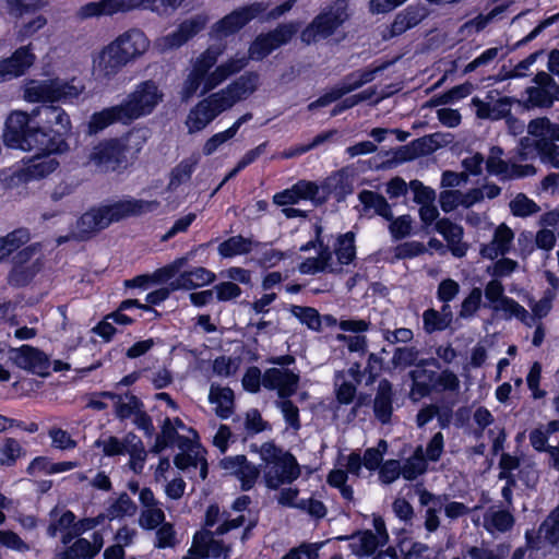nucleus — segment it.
I'll list each match as a JSON object with an SVG mask.
<instances>
[{"instance_id":"obj_53","label":"nucleus","mask_w":559,"mask_h":559,"mask_svg":"<svg viewBox=\"0 0 559 559\" xmlns=\"http://www.w3.org/2000/svg\"><path fill=\"white\" fill-rule=\"evenodd\" d=\"M28 239L29 235L25 229H16L0 237V261L26 243Z\"/></svg>"},{"instance_id":"obj_54","label":"nucleus","mask_w":559,"mask_h":559,"mask_svg":"<svg viewBox=\"0 0 559 559\" xmlns=\"http://www.w3.org/2000/svg\"><path fill=\"white\" fill-rule=\"evenodd\" d=\"M105 396L116 399V415L120 419L134 416L142 406V403L133 395L117 396L111 393H104Z\"/></svg>"},{"instance_id":"obj_27","label":"nucleus","mask_w":559,"mask_h":559,"mask_svg":"<svg viewBox=\"0 0 559 559\" xmlns=\"http://www.w3.org/2000/svg\"><path fill=\"white\" fill-rule=\"evenodd\" d=\"M513 240V230L502 223L495 229L491 241L481 246L480 254L486 259L495 260L510 251Z\"/></svg>"},{"instance_id":"obj_48","label":"nucleus","mask_w":559,"mask_h":559,"mask_svg":"<svg viewBox=\"0 0 559 559\" xmlns=\"http://www.w3.org/2000/svg\"><path fill=\"white\" fill-rule=\"evenodd\" d=\"M424 329L427 333L436 331H442L447 329L451 321L452 314L449 306H443L442 313H439L435 309H428L423 314Z\"/></svg>"},{"instance_id":"obj_32","label":"nucleus","mask_w":559,"mask_h":559,"mask_svg":"<svg viewBox=\"0 0 559 559\" xmlns=\"http://www.w3.org/2000/svg\"><path fill=\"white\" fill-rule=\"evenodd\" d=\"M215 274L202 266L194 267L188 272L181 273L175 281L170 283L173 290L178 289H193L215 281Z\"/></svg>"},{"instance_id":"obj_2","label":"nucleus","mask_w":559,"mask_h":559,"mask_svg":"<svg viewBox=\"0 0 559 559\" xmlns=\"http://www.w3.org/2000/svg\"><path fill=\"white\" fill-rule=\"evenodd\" d=\"M222 51L219 47L211 46L190 60L181 84V100L188 102L198 94H209L248 66V58L241 51L217 63Z\"/></svg>"},{"instance_id":"obj_16","label":"nucleus","mask_w":559,"mask_h":559,"mask_svg":"<svg viewBox=\"0 0 559 559\" xmlns=\"http://www.w3.org/2000/svg\"><path fill=\"white\" fill-rule=\"evenodd\" d=\"M136 9H144V0H99L87 2L76 11L80 20L100 16H111L117 13H126Z\"/></svg>"},{"instance_id":"obj_38","label":"nucleus","mask_w":559,"mask_h":559,"mask_svg":"<svg viewBox=\"0 0 559 559\" xmlns=\"http://www.w3.org/2000/svg\"><path fill=\"white\" fill-rule=\"evenodd\" d=\"M376 417L383 424L389 423L392 415V385L388 380L379 382L378 392L373 403Z\"/></svg>"},{"instance_id":"obj_29","label":"nucleus","mask_w":559,"mask_h":559,"mask_svg":"<svg viewBox=\"0 0 559 559\" xmlns=\"http://www.w3.org/2000/svg\"><path fill=\"white\" fill-rule=\"evenodd\" d=\"M51 90L52 103L73 104L85 91V85L76 78L70 80L53 78L51 79Z\"/></svg>"},{"instance_id":"obj_26","label":"nucleus","mask_w":559,"mask_h":559,"mask_svg":"<svg viewBox=\"0 0 559 559\" xmlns=\"http://www.w3.org/2000/svg\"><path fill=\"white\" fill-rule=\"evenodd\" d=\"M435 229L444 238L451 253L456 258L466 254L468 246L463 241V227L449 218H440L435 224Z\"/></svg>"},{"instance_id":"obj_15","label":"nucleus","mask_w":559,"mask_h":559,"mask_svg":"<svg viewBox=\"0 0 559 559\" xmlns=\"http://www.w3.org/2000/svg\"><path fill=\"white\" fill-rule=\"evenodd\" d=\"M265 10L266 5L261 2L239 8L215 23L212 32L216 37L229 36L241 29L251 20L260 16Z\"/></svg>"},{"instance_id":"obj_4","label":"nucleus","mask_w":559,"mask_h":559,"mask_svg":"<svg viewBox=\"0 0 559 559\" xmlns=\"http://www.w3.org/2000/svg\"><path fill=\"white\" fill-rule=\"evenodd\" d=\"M159 202L156 200H138L133 198L121 199L111 203L102 204L85 212L66 237L58 238L62 243L70 239L86 240L110 224L131 216L143 215L156 211Z\"/></svg>"},{"instance_id":"obj_11","label":"nucleus","mask_w":559,"mask_h":559,"mask_svg":"<svg viewBox=\"0 0 559 559\" xmlns=\"http://www.w3.org/2000/svg\"><path fill=\"white\" fill-rule=\"evenodd\" d=\"M381 69L382 68L378 67L374 69H366L350 73L342 82H340L329 92L322 95L319 99L312 102L308 106L309 110H313L317 107L328 106L329 104L340 99L344 95L360 88L367 83L372 82L376 79L377 73L380 72Z\"/></svg>"},{"instance_id":"obj_60","label":"nucleus","mask_w":559,"mask_h":559,"mask_svg":"<svg viewBox=\"0 0 559 559\" xmlns=\"http://www.w3.org/2000/svg\"><path fill=\"white\" fill-rule=\"evenodd\" d=\"M165 522V513L159 506L142 508L139 516V525L144 530L157 528Z\"/></svg>"},{"instance_id":"obj_47","label":"nucleus","mask_w":559,"mask_h":559,"mask_svg":"<svg viewBox=\"0 0 559 559\" xmlns=\"http://www.w3.org/2000/svg\"><path fill=\"white\" fill-rule=\"evenodd\" d=\"M136 512V504L127 493H121L111 500L106 509L104 519L115 520L124 516H132Z\"/></svg>"},{"instance_id":"obj_62","label":"nucleus","mask_w":559,"mask_h":559,"mask_svg":"<svg viewBox=\"0 0 559 559\" xmlns=\"http://www.w3.org/2000/svg\"><path fill=\"white\" fill-rule=\"evenodd\" d=\"M292 313L309 329L319 331L321 328V317L314 308L294 306Z\"/></svg>"},{"instance_id":"obj_7","label":"nucleus","mask_w":559,"mask_h":559,"mask_svg":"<svg viewBox=\"0 0 559 559\" xmlns=\"http://www.w3.org/2000/svg\"><path fill=\"white\" fill-rule=\"evenodd\" d=\"M35 150L40 153L31 157L15 173L16 179L21 182L40 180L52 174L59 167V162L53 155L67 152L69 144L63 139L51 138L47 140V144H43Z\"/></svg>"},{"instance_id":"obj_43","label":"nucleus","mask_w":559,"mask_h":559,"mask_svg":"<svg viewBox=\"0 0 559 559\" xmlns=\"http://www.w3.org/2000/svg\"><path fill=\"white\" fill-rule=\"evenodd\" d=\"M243 515H238L237 518L229 520L225 518L224 513L219 512L217 506H210L205 514V525L212 527L215 524L219 523L216 533L218 535H223L231 528H237L241 526L243 523Z\"/></svg>"},{"instance_id":"obj_35","label":"nucleus","mask_w":559,"mask_h":559,"mask_svg":"<svg viewBox=\"0 0 559 559\" xmlns=\"http://www.w3.org/2000/svg\"><path fill=\"white\" fill-rule=\"evenodd\" d=\"M491 309L499 313L504 320H511L514 318L527 326H532L534 324V318L530 316L528 311L518 301L508 296L500 302L492 305Z\"/></svg>"},{"instance_id":"obj_30","label":"nucleus","mask_w":559,"mask_h":559,"mask_svg":"<svg viewBox=\"0 0 559 559\" xmlns=\"http://www.w3.org/2000/svg\"><path fill=\"white\" fill-rule=\"evenodd\" d=\"M177 445L181 452L175 456V465L180 469L198 467L205 453L200 443L186 437H177Z\"/></svg>"},{"instance_id":"obj_45","label":"nucleus","mask_w":559,"mask_h":559,"mask_svg":"<svg viewBox=\"0 0 559 559\" xmlns=\"http://www.w3.org/2000/svg\"><path fill=\"white\" fill-rule=\"evenodd\" d=\"M299 271L302 274H314L318 272H340L332 254L329 251L321 252L318 258H310L299 265Z\"/></svg>"},{"instance_id":"obj_63","label":"nucleus","mask_w":559,"mask_h":559,"mask_svg":"<svg viewBox=\"0 0 559 559\" xmlns=\"http://www.w3.org/2000/svg\"><path fill=\"white\" fill-rule=\"evenodd\" d=\"M390 221L389 231L393 239H403L411 235L413 229V218L411 215H401Z\"/></svg>"},{"instance_id":"obj_9","label":"nucleus","mask_w":559,"mask_h":559,"mask_svg":"<svg viewBox=\"0 0 559 559\" xmlns=\"http://www.w3.org/2000/svg\"><path fill=\"white\" fill-rule=\"evenodd\" d=\"M347 17L346 1H337L329 11L317 16L313 22L302 31V41L311 44L329 37Z\"/></svg>"},{"instance_id":"obj_58","label":"nucleus","mask_w":559,"mask_h":559,"mask_svg":"<svg viewBox=\"0 0 559 559\" xmlns=\"http://www.w3.org/2000/svg\"><path fill=\"white\" fill-rule=\"evenodd\" d=\"M535 151L542 163L559 169V144L550 141H536Z\"/></svg>"},{"instance_id":"obj_13","label":"nucleus","mask_w":559,"mask_h":559,"mask_svg":"<svg viewBox=\"0 0 559 559\" xmlns=\"http://www.w3.org/2000/svg\"><path fill=\"white\" fill-rule=\"evenodd\" d=\"M206 25V17L195 15L181 22L171 33L160 36L154 41V49L158 52H166L177 49L194 37Z\"/></svg>"},{"instance_id":"obj_51","label":"nucleus","mask_w":559,"mask_h":559,"mask_svg":"<svg viewBox=\"0 0 559 559\" xmlns=\"http://www.w3.org/2000/svg\"><path fill=\"white\" fill-rule=\"evenodd\" d=\"M335 254L337 258V262L335 264L337 267L342 270V265L349 264L356 257V248H355V236L352 231H348L337 239V245L335 248Z\"/></svg>"},{"instance_id":"obj_36","label":"nucleus","mask_w":559,"mask_h":559,"mask_svg":"<svg viewBox=\"0 0 559 559\" xmlns=\"http://www.w3.org/2000/svg\"><path fill=\"white\" fill-rule=\"evenodd\" d=\"M251 119L252 115L250 112H247L239 117L225 131L212 135L203 145V154L206 156L214 154L224 143H226L228 140L233 139L237 134L238 130L243 123L250 121Z\"/></svg>"},{"instance_id":"obj_55","label":"nucleus","mask_w":559,"mask_h":559,"mask_svg":"<svg viewBox=\"0 0 559 559\" xmlns=\"http://www.w3.org/2000/svg\"><path fill=\"white\" fill-rule=\"evenodd\" d=\"M348 474L346 471L342 468L332 469L326 477V483L334 488L340 490L343 499L348 502L354 501V489L352 486L347 485Z\"/></svg>"},{"instance_id":"obj_25","label":"nucleus","mask_w":559,"mask_h":559,"mask_svg":"<svg viewBox=\"0 0 559 559\" xmlns=\"http://www.w3.org/2000/svg\"><path fill=\"white\" fill-rule=\"evenodd\" d=\"M427 15L428 10L424 5L407 7L395 15L392 24L384 31L383 38L389 39L404 34L406 31L417 26Z\"/></svg>"},{"instance_id":"obj_8","label":"nucleus","mask_w":559,"mask_h":559,"mask_svg":"<svg viewBox=\"0 0 559 559\" xmlns=\"http://www.w3.org/2000/svg\"><path fill=\"white\" fill-rule=\"evenodd\" d=\"M164 93L159 85L153 80H146L135 85L121 103L124 116L129 121L151 115L163 102Z\"/></svg>"},{"instance_id":"obj_18","label":"nucleus","mask_w":559,"mask_h":559,"mask_svg":"<svg viewBox=\"0 0 559 559\" xmlns=\"http://www.w3.org/2000/svg\"><path fill=\"white\" fill-rule=\"evenodd\" d=\"M299 373L287 367H272L263 372L262 385L276 391L281 399L294 395L298 389Z\"/></svg>"},{"instance_id":"obj_46","label":"nucleus","mask_w":559,"mask_h":559,"mask_svg":"<svg viewBox=\"0 0 559 559\" xmlns=\"http://www.w3.org/2000/svg\"><path fill=\"white\" fill-rule=\"evenodd\" d=\"M359 201L365 209H371L374 213L385 219H392V209L384 197L370 190H362L358 194Z\"/></svg>"},{"instance_id":"obj_49","label":"nucleus","mask_w":559,"mask_h":559,"mask_svg":"<svg viewBox=\"0 0 559 559\" xmlns=\"http://www.w3.org/2000/svg\"><path fill=\"white\" fill-rule=\"evenodd\" d=\"M199 163L198 156H191L181 160L171 171L168 183L169 190H176L180 185L187 182Z\"/></svg>"},{"instance_id":"obj_50","label":"nucleus","mask_w":559,"mask_h":559,"mask_svg":"<svg viewBox=\"0 0 559 559\" xmlns=\"http://www.w3.org/2000/svg\"><path fill=\"white\" fill-rule=\"evenodd\" d=\"M131 437H136L134 433H127L122 439L109 436L95 441V445L100 449L106 456L124 455L129 449Z\"/></svg>"},{"instance_id":"obj_10","label":"nucleus","mask_w":559,"mask_h":559,"mask_svg":"<svg viewBox=\"0 0 559 559\" xmlns=\"http://www.w3.org/2000/svg\"><path fill=\"white\" fill-rule=\"evenodd\" d=\"M295 24H283L267 34L259 35L250 45L248 52L242 51L248 61H260L267 57L273 50L287 44L297 32Z\"/></svg>"},{"instance_id":"obj_19","label":"nucleus","mask_w":559,"mask_h":559,"mask_svg":"<svg viewBox=\"0 0 559 559\" xmlns=\"http://www.w3.org/2000/svg\"><path fill=\"white\" fill-rule=\"evenodd\" d=\"M326 194L316 182L300 180L292 188L276 193L273 202L280 206L296 204L301 200H310L314 204H321L325 201Z\"/></svg>"},{"instance_id":"obj_34","label":"nucleus","mask_w":559,"mask_h":559,"mask_svg":"<svg viewBox=\"0 0 559 559\" xmlns=\"http://www.w3.org/2000/svg\"><path fill=\"white\" fill-rule=\"evenodd\" d=\"M129 123V119L124 116L121 104L103 109L92 115L88 122V132L97 133L114 122Z\"/></svg>"},{"instance_id":"obj_20","label":"nucleus","mask_w":559,"mask_h":559,"mask_svg":"<svg viewBox=\"0 0 559 559\" xmlns=\"http://www.w3.org/2000/svg\"><path fill=\"white\" fill-rule=\"evenodd\" d=\"M534 83V86L526 88L528 105L549 108L555 102L559 100V84L548 73H537Z\"/></svg>"},{"instance_id":"obj_33","label":"nucleus","mask_w":559,"mask_h":559,"mask_svg":"<svg viewBox=\"0 0 559 559\" xmlns=\"http://www.w3.org/2000/svg\"><path fill=\"white\" fill-rule=\"evenodd\" d=\"M75 515L73 512L66 510L59 511L53 509L50 512V523L47 533L50 537H56L58 533H62V543L68 544L73 538V525Z\"/></svg>"},{"instance_id":"obj_37","label":"nucleus","mask_w":559,"mask_h":559,"mask_svg":"<svg viewBox=\"0 0 559 559\" xmlns=\"http://www.w3.org/2000/svg\"><path fill=\"white\" fill-rule=\"evenodd\" d=\"M51 79L28 80L23 86V98L28 103H52Z\"/></svg>"},{"instance_id":"obj_42","label":"nucleus","mask_w":559,"mask_h":559,"mask_svg":"<svg viewBox=\"0 0 559 559\" xmlns=\"http://www.w3.org/2000/svg\"><path fill=\"white\" fill-rule=\"evenodd\" d=\"M254 246L253 239L238 235L221 242L217 250L223 258H234L251 252Z\"/></svg>"},{"instance_id":"obj_24","label":"nucleus","mask_w":559,"mask_h":559,"mask_svg":"<svg viewBox=\"0 0 559 559\" xmlns=\"http://www.w3.org/2000/svg\"><path fill=\"white\" fill-rule=\"evenodd\" d=\"M110 43L128 63L144 55L150 48L148 38L136 28L124 32Z\"/></svg>"},{"instance_id":"obj_52","label":"nucleus","mask_w":559,"mask_h":559,"mask_svg":"<svg viewBox=\"0 0 559 559\" xmlns=\"http://www.w3.org/2000/svg\"><path fill=\"white\" fill-rule=\"evenodd\" d=\"M427 469V461L423 447H417L414 454L402 466V476L407 480H414Z\"/></svg>"},{"instance_id":"obj_61","label":"nucleus","mask_w":559,"mask_h":559,"mask_svg":"<svg viewBox=\"0 0 559 559\" xmlns=\"http://www.w3.org/2000/svg\"><path fill=\"white\" fill-rule=\"evenodd\" d=\"M78 466L75 462H59V463H47L44 459H35L28 466L27 471L29 474H34L36 471L45 469L48 474H58L71 471Z\"/></svg>"},{"instance_id":"obj_23","label":"nucleus","mask_w":559,"mask_h":559,"mask_svg":"<svg viewBox=\"0 0 559 559\" xmlns=\"http://www.w3.org/2000/svg\"><path fill=\"white\" fill-rule=\"evenodd\" d=\"M35 59L31 45L20 47L10 57L0 59V84L22 76Z\"/></svg>"},{"instance_id":"obj_5","label":"nucleus","mask_w":559,"mask_h":559,"mask_svg":"<svg viewBox=\"0 0 559 559\" xmlns=\"http://www.w3.org/2000/svg\"><path fill=\"white\" fill-rule=\"evenodd\" d=\"M146 142L145 132L131 130L120 139L103 141L94 146L88 162L99 171H115L136 158Z\"/></svg>"},{"instance_id":"obj_1","label":"nucleus","mask_w":559,"mask_h":559,"mask_svg":"<svg viewBox=\"0 0 559 559\" xmlns=\"http://www.w3.org/2000/svg\"><path fill=\"white\" fill-rule=\"evenodd\" d=\"M72 124L68 112L60 106L43 105L31 112L13 110L7 117L3 132L4 144L10 148L32 151L47 140L59 138L66 141Z\"/></svg>"},{"instance_id":"obj_17","label":"nucleus","mask_w":559,"mask_h":559,"mask_svg":"<svg viewBox=\"0 0 559 559\" xmlns=\"http://www.w3.org/2000/svg\"><path fill=\"white\" fill-rule=\"evenodd\" d=\"M128 62L111 43L97 51L92 59V74L97 81H108L115 78Z\"/></svg>"},{"instance_id":"obj_56","label":"nucleus","mask_w":559,"mask_h":559,"mask_svg":"<svg viewBox=\"0 0 559 559\" xmlns=\"http://www.w3.org/2000/svg\"><path fill=\"white\" fill-rule=\"evenodd\" d=\"M129 449L126 454H129V467L136 474L141 473L146 460V451L143 442L139 437H131L129 441Z\"/></svg>"},{"instance_id":"obj_22","label":"nucleus","mask_w":559,"mask_h":559,"mask_svg":"<svg viewBox=\"0 0 559 559\" xmlns=\"http://www.w3.org/2000/svg\"><path fill=\"white\" fill-rule=\"evenodd\" d=\"M10 359L25 370L38 376H47L50 370V361L48 356L41 350L29 345H23L19 348L10 350Z\"/></svg>"},{"instance_id":"obj_39","label":"nucleus","mask_w":559,"mask_h":559,"mask_svg":"<svg viewBox=\"0 0 559 559\" xmlns=\"http://www.w3.org/2000/svg\"><path fill=\"white\" fill-rule=\"evenodd\" d=\"M513 523V515L506 510L489 508L484 515V528L490 534L504 533Z\"/></svg>"},{"instance_id":"obj_59","label":"nucleus","mask_w":559,"mask_h":559,"mask_svg":"<svg viewBox=\"0 0 559 559\" xmlns=\"http://www.w3.org/2000/svg\"><path fill=\"white\" fill-rule=\"evenodd\" d=\"M538 538L552 545L559 543V507L542 523L538 530Z\"/></svg>"},{"instance_id":"obj_6","label":"nucleus","mask_w":559,"mask_h":559,"mask_svg":"<svg viewBox=\"0 0 559 559\" xmlns=\"http://www.w3.org/2000/svg\"><path fill=\"white\" fill-rule=\"evenodd\" d=\"M259 454L262 461V480L269 489L277 490L300 477L301 468L296 457L273 442L263 443Z\"/></svg>"},{"instance_id":"obj_3","label":"nucleus","mask_w":559,"mask_h":559,"mask_svg":"<svg viewBox=\"0 0 559 559\" xmlns=\"http://www.w3.org/2000/svg\"><path fill=\"white\" fill-rule=\"evenodd\" d=\"M260 86L257 72H246L225 87L199 100L188 112L185 124L188 133L204 130L216 117L248 99Z\"/></svg>"},{"instance_id":"obj_12","label":"nucleus","mask_w":559,"mask_h":559,"mask_svg":"<svg viewBox=\"0 0 559 559\" xmlns=\"http://www.w3.org/2000/svg\"><path fill=\"white\" fill-rule=\"evenodd\" d=\"M503 150L492 146L486 159V170L489 175L497 176L501 180H515L531 177L536 174L535 166L531 164H518L502 158Z\"/></svg>"},{"instance_id":"obj_14","label":"nucleus","mask_w":559,"mask_h":559,"mask_svg":"<svg viewBox=\"0 0 559 559\" xmlns=\"http://www.w3.org/2000/svg\"><path fill=\"white\" fill-rule=\"evenodd\" d=\"M514 102L512 97L502 96L498 90H490L484 99L473 97L472 106L478 118L500 120L510 115Z\"/></svg>"},{"instance_id":"obj_21","label":"nucleus","mask_w":559,"mask_h":559,"mask_svg":"<svg viewBox=\"0 0 559 559\" xmlns=\"http://www.w3.org/2000/svg\"><path fill=\"white\" fill-rule=\"evenodd\" d=\"M41 269L40 254L35 247H27L15 257L9 282L15 286L27 284Z\"/></svg>"},{"instance_id":"obj_40","label":"nucleus","mask_w":559,"mask_h":559,"mask_svg":"<svg viewBox=\"0 0 559 559\" xmlns=\"http://www.w3.org/2000/svg\"><path fill=\"white\" fill-rule=\"evenodd\" d=\"M192 544L204 558H218L225 554L224 545L216 540L211 532L201 531L194 534Z\"/></svg>"},{"instance_id":"obj_44","label":"nucleus","mask_w":559,"mask_h":559,"mask_svg":"<svg viewBox=\"0 0 559 559\" xmlns=\"http://www.w3.org/2000/svg\"><path fill=\"white\" fill-rule=\"evenodd\" d=\"M209 400L216 405L219 417L228 418L233 414L234 392L229 388L212 386Z\"/></svg>"},{"instance_id":"obj_41","label":"nucleus","mask_w":559,"mask_h":559,"mask_svg":"<svg viewBox=\"0 0 559 559\" xmlns=\"http://www.w3.org/2000/svg\"><path fill=\"white\" fill-rule=\"evenodd\" d=\"M510 547L504 544L490 547L486 543L476 546H466L463 551L464 559H506Z\"/></svg>"},{"instance_id":"obj_64","label":"nucleus","mask_w":559,"mask_h":559,"mask_svg":"<svg viewBox=\"0 0 559 559\" xmlns=\"http://www.w3.org/2000/svg\"><path fill=\"white\" fill-rule=\"evenodd\" d=\"M336 396L340 403L349 404L356 393V385L348 381L344 372H338L335 377Z\"/></svg>"},{"instance_id":"obj_57","label":"nucleus","mask_w":559,"mask_h":559,"mask_svg":"<svg viewBox=\"0 0 559 559\" xmlns=\"http://www.w3.org/2000/svg\"><path fill=\"white\" fill-rule=\"evenodd\" d=\"M511 213L516 217H527L539 212L537 203L524 193H518L509 203Z\"/></svg>"},{"instance_id":"obj_28","label":"nucleus","mask_w":559,"mask_h":559,"mask_svg":"<svg viewBox=\"0 0 559 559\" xmlns=\"http://www.w3.org/2000/svg\"><path fill=\"white\" fill-rule=\"evenodd\" d=\"M104 545L100 533L95 532L92 540L79 538L67 550L57 555L56 559H92Z\"/></svg>"},{"instance_id":"obj_31","label":"nucleus","mask_w":559,"mask_h":559,"mask_svg":"<svg viewBox=\"0 0 559 559\" xmlns=\"http://www.w3.org/2000/svg\"><path fill=\"white\" fill-rule=\"evenodd\" d=\"M340 540H349V548L352 552L357 557H368L374 554V551L383 547L385 544L381 543L372 531H362L350 536H340Z\"/></svg>"}]
</instances>
